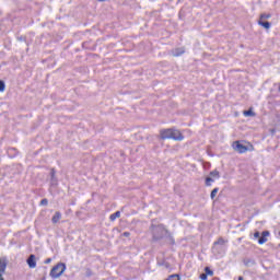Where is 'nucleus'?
I'll return each mask as SVG.
<instances>
[{
	"label": "nucleus",
	"instance_id": "1",
	"mask_svg": "<svg viewBox=\"0 0 280 280\" xmlns=\"http://www.w3.org/2000/svg\"><path fill=\"white\" fill-rule=\"evenodd\" d=\"M65 270H67V265H65L63 262H59L55 267H52L49 275L51 279H60V277L65 275Z\"/></svg>",
	"mask_w": 280,
	"mask_h": 280
},
{
	"label": "nucleus",
	"instance_id": "2",
	"mask_svg": "<svg viewBox=\"0 0 280 280\" xmlns=\"http://www.w3.org/2000/svg\"><path fill=\"white\" fill-rule=\"evenodd\" d=\"M232 148L235 152H238V154H244L248 152V150H253V145L246 147L240 141L233 142Z\"/></svg>",
	"mask_w": 280,
	"mask_h": 280
},
{
	"label": "nucleus",
	"instance_id": "3",
	"mask_svg": "<svg viewBox=\"0 0 280 280\" xmlns=\"http://www.w3.org/2000/svg\"><path fill=\"white\" fill-rule=\"evenodd\" d=\"M152 231L154 240H161V237H165V235H167V230H165L163 225L154 226Z\"/></svg>",
	"mask_w": 280,
	"mask_h": 280
},
{
	"label": "nucleus",
	"instance_id": "4",
	"mask_svg": "<svg viewBox=\"0 0 280 280\" xmlns=\"http://www.w3.org/2000/svg\"><path fill=\"white\" fill-rule=\"evenodd\" d=\"M218 178H220V172L212 171L210 173V176L206 178L207 187H211V184L214 183L215 180H218Z\"/></svg>",
	"mask_w": 280,
	"mask_h": 280
},
{
	"label": "nucleus",
	"instance_id": "5",
	"mask_svg": "<svg viewBox=\"0 0 280 280\" xmlns=\"http://www.w3.org/2000/svg\"><path fill=\"white\" fill-rule=\"evenodd\" d=\"M171 139H173L174 141H183V139L185 138L183 137V133H180L178 130L172 129Z\"/></svg>",
	"mask_w": 280,
	"mask_h": 280
},
{
	"label": "nucleus",
	"instance_id": "6",
	"mask_svg": "<svg viewBox=\"0 0 280 280\" xmlns=\"http://www.w3.org/2000/svg\"><path fill=\"white\" fill-rule=\"evenodd\" d=\"M161 139H172V129H163L160 131Z\"/></svg>",
	"mask_w": 280,
	"mask_h": 280
},
{
	"label": "nucleus",
	"instance_id": "7",
	"mask_svg": "<svg viewBox=\"0 0 280 280\" xmlns=\"http://www.w3.org/2000/svg\"><path fill=\"white\" fill-rule=\"evenodd\" d=\"M26 264L28 265L30 268H36V256L31 255L26 260Z\"/></svg>",
	"mask_w": 280,
	"mask_h": 280
},
{
	"label": "nucleus",
	"instance_id": "8",
	"mask_svg": "<svg viewBox=\"0 0 280 280\" xmlns=\"http://www.w3.org/2000/svg\"><path fill=\"white\" fill-rule=\"evenodd\" d=\"M5 268H8V260L5 258L0 259V275L5 272Z\"/></svg>",
	"mask_w": 280,
	"mask_h": 280
},
{
	"label": "nucleus",
	"instance_id": "9",
	"mask_svg": "<svg viewBox=\"0 0 280 280\" xmlns=\"http://www.w3.org/2000/svg\"><path fill=\"white\" fill-rule=\"evenodd\" d=\"M62 220V214L60 212H56L51 219L52 224H58Z\"/></svg>",
	"mask_w": 280,
	"mask_h": 280
},
{
	"label": "nucleus",
	"instance_id": "10",
	"mask_svg": "<svg viewBox=\"0 0 280 280\" xmlns=\"http://www.w3.org/2000/svg\"><path fill=\"white\" fill-rule=\"evenodd\" d=\"M185 54V48H175L172 50V56H183Z\"/></svg>",
	"mask_w": 280,
	"mask_h": 280
},
{
	"label": "nucleus",
	"instance_id": "11",
	"mask_svg": "<svg viewBox=\"0 0 280 280\" xmlns=\"http://www.w3.org/2000/svg\"><path fill=\"white\" fill-rule=\"evenodd\" d=\"M258 25H261V27L265 30H270V22H264V20H259Z\"/></svg>",
	"mask_w": 280,
	"mask_h": 280
},
{
	"label": "nucleus",
	"instance_id": "12",
	"mask_svg": "<svg viewBox=\"0 0 280 280\" xmlns=\"http://www.w3.org/2000/svg\"><path fill=\"white\" fill-rule=\"evenodd\" d=\"M243 115L244 117H255V112H253V109L244 110Z\"/></svg>",
	"mask_w": 280,
	"mask_h": 280
},
{
	"label": "nucleus",
	"instance_id": "13",
	"mask_svg": "<svg viewBox=\"0 0 280 280\" xmlns=\"http://www.w3.org/2000/svg\"><path fill=\"white\" fill-rule=\"evenodd\" d=\"M116 218H121V212H119V211L115 212L114 214H112V215L109 217V220H110L112 222H115Z\"/></svg>",
	"mask_w": 280,
	"mask_h": 280
},
{
	"label": "nucleus",
	"instance_id": "14",
	"mask_svg": "<svg viewBox=\"0 0 280 280\" xmlns=\"http://www.w3.org/2000/svg\"><path fill=\"white\" fill-rule=\"evenodd\" d=\"M166 280H180V276L179 275H171Z\"/></svg>",
	"mask_w": 280,
	"mask_h": 280
},
{
	"label": "nucleus",
	"instance_id": "15",
	"mask_svg": "<svg viewBox=\"0 0 280 280\" xmlns=\"http://www.w3.org/2000/svg\"><path fill=\"white\" fill-rule=\"evenodd\" d=\"M205 272H206V275H207L208 277H213V270H210L209 267H206V268H205Z\"/></svg>",
	"mask_w": 280,
	"mask_h": 280
},
{
	"label": "nucleus",
	"instance_id": "16",
	"mask_svg": "<svg viewBox=\"0 0 280 280\" xmlns=\"http://www.w3.org/2000/svg\"><path fill=\"white\" fill-rule=\"evenodd\" d=\"M218 191H219L218 188H214V189L211 191L210 198H211L212 200H213V198H215V196H218Z\"/></svg>",
	"mask_w": 280,
	"mask_h": 280
},
{
	"label": "nucleus",
	"instance_id": "17",
	"mask_svg": "<svg viewBox=\"0 0 280 280\" xmlns=\"http://www.w3.org/2000/svg\"><path fill=\"white\" fill-rule=\"evenodd\" d=\"M268 242V238H266L264 235L258 238V244H266Z\"/></svg>",
	"mask_w": 280,
	"mask_h": 280
},
{
	"label": "nucleus",
	"instance_id": "18",
	"mask_svg": "<svg viewBox=\"0 0 280 280\" xmlns=\"http://www.w3.org/2000/svg\"><path fill=\"white\" fill-rule=\"evenodd\" d=\"M270 14L262 13L260 14V21H265V19H270Z\"/></svg>",
	"mask_w": 280,
	"mask_h": 280
},
{
	"label": "nucleus",
	"instance_id": "19",
	"mask_svg": "<svg viewBox=\"0 0 280 280\" xmlns=\"http://www.w3.org/2000/svg\"><path fill=\"white\" fill-rule=\"evenodd\" d=\"M3 91H5V83L0 81V93H3Z\"/></svg>",
	"mask_w": 280,
	"mask_h": 280
},
{
	"label": "nucleus",
	"instance_id": "20",
	"mask_svg": "<svg viewBox=\"0 0 280 280\" xmlns=\"http://www.w3.org/2000/svg\"><path fill=\"white\" fill-rule=\"evenodd\" d=\"M254 237L255 240H259V237H261V234L259 232H255Z\"/></svg>",
	"mask_w": 280,
	"mask_h": 280
},
{
	"label": "nucleus",
	"instance_id": "21",
	"mask_svg": "<svg viewBox=\"0 0 280 280\" xmlns=\"http://www.w3.org/2000/svg\"><path fill=\"white\" fill-rule=\"evenodd\" d=\"M207 273H201L200 276H199V279H201V280H207Z\"/></svg>",
	"mask_w": 280,
	"mask_h": 280
},
{
	"label": "nucleus",
	"instance_id": "22",
	"mask_svg": "<svg viewBox=\"0 0 280 280\" xmlns=\"http://www.w3.org/2000/svg\"><path fill=\"white\" fill-rule=\"evenodd\" d=\"M47 203H48L47 199H43V200L40 201V205H42V206H47Z\"/></svg>",
	"mask_w": 280,
	"mask_h": 280
},
{
	"label": "nucleus",
	"instance_id": "23",
	"mask_svg": "<svg viewBox=\"0 0 280 280\" xmlns=\"http://www.w3.org/2000/svg\"><path fill=\"white\" fill-rule=\"evenodd\" d=\"M268 235H270V232L268 231L262 232V237H268Z\"/></svg>",
	"mask_w": 280,
	"mask_h": 280
},
{
	"label": "nucleus",
	"instance_id": "24",
	"mask_svg": "<svg viewBox=\"0 0 280 280\" xmlns=\"http://www.w3.org/2000/svg\"><path fill=\"white\" fill-rule=\"evenodd\" d=\"M122 236H124V237H130V234H129V232H124V233H122Z\"/></svg>",
	"mask_w": 280,
	"mask_h": 280
},
{
	"label": "nucleus",
	"instance_id": "25",
	"mask_svg": "<svg viewBox=\"0 0 280 280\" xmlns=\"http://www.w3.org/2000/svg\"><path fill=\"white\" fill-rule=\"evenodd\" d=\"M214 244H224V240L220 238L218 242H215Z\"/></svg>",
	"mask_w": 280,
	"mask_h": 280
},
{
	"label": "nucleus",
	"instance_id": "26",
	"mask_svg": "<svg viewBox=\"0 0 280 280\" xmlns=\"http://www.w3.org/2000/svg\"><path fill=\"white\" fill-rule=\"evenodd\" d=\"M51 261V258H47L44 264H49Z\"/></svg>",
	"mask_w": 280,
	"mask_h": 280
},
{
	"label": "nucleus",
	"instance_id": "27",
	"mask_svg": "<svg viewBox=\"0 0 280 280\" xmlns=\"http://www.w3.org/2000/svg\"><path fill=\"white\" fill-rule=\"evenodd\" d=\"M0 280H3V273H0Z\"/></svg>",
	"mask_w": 280,
	"mask_h": 280
},
{
	"label": "nucleus",
	"instance_id": "28",
	"mask_svg": "<svg viewBox=\"0 0 280 280\" xmlns=\"http://www.w3.org/2000/svg\"><path fill=\"white\" fill-rule=\"evenodd\" d=\"M238 280H244V278L243 277H238Z\"/></svg>",
	"mask_w": 280,
	"mask_h": 280
},
{
	"label": "nucleus",
	"instance_id": "29",
	"mask_svg": "<svg viewBox=\"0 0 280 280\" xmlns=\"http://www.w3.org/2000/svg\"><path fill=\"white\" fill-rule=\"evenodd\" d=\"M54 174H55V172L52 171V172H51L52 178H54Z\"/></svg>",
	"mask_w": 280,
	"mask_h": 280
},
{
	"label": "nucleus",
	"instance_id": "30",
	"mask_svg": "<svg viewBox=\"0 0 280 280\" xmlns=\"http://www.w3.org/2000/svg\"><path fill=\"white\" fill-rule=\"evenodd\" d=\"M98 1H105V0H98Z\"/></svg>",
	"mask_w": 280,
	"mask_h": 280
}]
</instances>
